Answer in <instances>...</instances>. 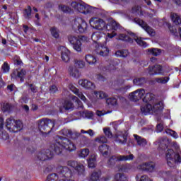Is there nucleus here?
Wrapping results in <instances>:
<instances>
[{"instance_id": "864d4df0", "label": "nucleus", "mask_w": 181, "mask_h": 181, "mask_svg": "<svg viewBox=\"0 0 181 181\" xmlns=\"http://www.w3.org/2000/svg\"><path fill=\"white\" fill-rule=\"evenodd\" d=\"M95 141L98 144H107V138L105 136H98L95 139Z\"/></svg>"}, {"instance_id": "0e129e2a", "label": "nucleus", "mask_w": 181, "mask_h": 181, "mask_svg": "<svg viewBox=\"0 0 181 181\" xmlns=\"http://www.w3.org/2000/svg\"><path fill=\"white\" fill-rule=\"evenodd\" d=\"M161 145H165V148H168V146L169 145V139H168V138H163L161 141Z\"/></svg>"}, {"instance_id": "1a4fd4ad", "label": "nucleus", "mask_w": 181, "mask_h": 181, "mask_svg": "<svg viewBox=\"0 0 181 181\" xmlns=\"http://www.w3.org/2000/svg\"><path fill=\"white\" fill-rule=\"evenodd\" d=\"M125 83V79L122 78H118L116 81H115L113 87L115 90L119 94H124V93H127L132 86L131 85H125L122 86L123 84Z\"/></svg>"}, {"instance_id": "c9c22d12", "label": "nucleus", "mask_w": 181, "mask_h": 181, "mask_svg": "<svg viewBox=\"0 0 181 181\" xmlns=\"http://www.w3.org/2000/svg\"><path fill=\"white\" fill-rule=\"evenodd\" d=\"M132 13H134L135 15H139V16H141V15H144V12H142V8L139 6H134L132 8L131 10Z\"/></svg>"}, {"instance_id": "e433bc0d", "label": "nucleus", "mask_w": 181, "mask_h": 181, "mask_svg": "<svg viewBox=\"0 0 181 181\" xmlns=\"http://www.w3.org/2000/svg\"><path fill=\"white\" fill-rule=\"evenodd\" d=\"M115 181H128V178L124 173H118L114 177Z\"/></svg>"}, {"instance_id": "aec40b11", "label": "nucleus", "mask_w": 181, "mask_h": 181, "mask_svg": "<svg viewBox=\"0 0 181 181\" xmlns=\"http://www.w3.org/2000/svg\"><path fill=\"white\" fill-rule=\"evenodd\" d=\"M95 47V52L99 56H103V57H105V56H108V54H110V49L107 47L100 46L99 45Z\"/></svg>"}, {"instance_id": "e2e57ef3", "label": "nucleus", "mask_w": 181, "mask_h": 181, "mask_svg": "<svg viewBox=\"0 0 181 181\" xmlns=\"http://www.w3.org/2000/svg\"><path fill=\"white\" fill-rule=\"evenodd\" d=\"M83 114L86 118H93V116L94 115L93 112H90L88 110L83 112Z\"/></svg>"}, {"instance_id": "f257e3e1", "label": "nucleus", "mask_w": 181, "mask_h": 181, "mask_svg": "<svg viewBox=\"0 0 181 181\" xmlns=\"http://www.w3.org/2000/svg\"><path fill=\"white\" fill-rule=\"evenodd\" d=\"M51 148L57 155H60L63 152V149H66L69 152H73V151L77 149L73 141L63 136H59L58 141L55 144H52Z\"/></svg>"}, {"instance_id": "680f3d73", "label": "nucleus", "mask_w": 181, "mask_h": 181, "mask_svg": "<svg viewBox=\"0 0 181 181\" xmlns=\"http://www.w3.org/2000/svg\"><path fill=\"white\" fill-rule=\"evenodd\" d=\"M69 98H71L72 101H76V103H78L79 105H81V101H80L77 97L70 95Z\"/></svg>"}, {"instance_id": "c85d7f7f", "label": "nucleus", "mask_w": 181, "mask_h": 181, "mask_svg": "<svg viewBox=\"0 0 181 181\" xmlns=\"http://www.w3.org/2000/svg\"><path fill=\"white\" fill-rule=\"evenodd\" d=\"M62 132L65 136H67L68 138H74L73 135H74L76 138H78V136H80L81 135L80 133L77 132H74L73 133L71 130H69V129H63Z\"/></svg>"}, {"instance_id": "338daca9", "label": "nucleus", "mask_w": 181, "mask_h": 181, "mask_svg": "<svg viewBox=\"0 0 181 181\" xmlns=\"http://www.w3.org/2000/svg\"><path fill=\"white\" fill-rule=\"evenodd\" d=\"M127 165H119V172H127Z\"/></svg>"}, {"instance_id": "393cba45", "label": "nucleus", "mask_w": 181, "mask_h": 181, "mask_svg": "<svg viewBox=\"0 0 181 181\" xmlns=\"http://www.w3.org/2000/svg\"><path fill=\"white\" fill-rule=\"evenodd\" d=\"M101 37H103V33L100 31L95 32L92 34L91 39L95 43V47H97V46L100 45V43H98V40H100Z\"/></svg>"}, {"instance_id": "bb28decb", "label": "nucleus", "mask_w": 181, "mask_h": 181, "mask_svg": "<svg viewBox=\"0 0 181 181\" xmlns=\"http://www.w3.org/2000/svg\"><path fill=\"white\" fill-rule=\"evenodd\" d=\"M110 151L111 148L107 144H102L99 146V151L103 156H108V153Z\"/></svg>"}, {"instance_id": "6e6d98bb", "label": "nucleus", "mask_w": 181, "mask_h": 181, "mask_svg": "<svg viewBox=\"0 0 181 181\" xmlns=\"http://www.w3.org/2000/svg\"><path fill=\"white\" fill-rule=\"evenodd\" d=\"M59 180V176L57 174H50L47 177V181H57Z\"/></svg>"}, {"instance_id": "7ed1b4c3", "label": "nucleus", "mask_w": 181, "mask_h": 181, "mask_svg": "<svg viewBox=\"0 0 181 181\" xmlns=\"http://www.w3.org/2000/svg\"><path fill=\"white\" fill-rule=\"evenodd\" d=\"M54 120H51L49 119H42L39 120L38 122V129L42 132V134H50L52 132V129L54 127L55 124Z\"/></svg>"}, {"instance_id": "3c124183", "label": "nucleus", "mask_w": 181, "mask_h": 181, "mask_svg": "<svg viewBox=\"0 0 181 181\" xmlns=\"http://www.w3.org/2000/svg\"><path fill=\"white\" fill-rule=\"evenodd\" d=\"M165 132L168 134V135H170V136H173V138H175V139L179 138L177 133L170 129H166Z\"/></svg>"}, {"instance_id": "a211bd4d", "label": "nucleus", "mask_w": 181, "mask_h": 181, "mask_svg": "<svg viewBox=\"0 0 181 181\" xmlns=\"http://www.w3.org/2000/svg\"><path fill=\"white\" fill-rule=\"evenodd\" d=\"M59 50H61V57L62 61L65 63H69V62H70V50L64 46L59 47Z\"/></svg>"}, {"instance_id": "bf43d9fd", "label": "nucleus", "mask_w": 181, "mask_h": 181, "mask_svg": "<svg viewBox=\"0 0 181 181\" xmlns=\"http://www.w3.org/2000/svg\"><path fill=\"white\" fill-rule=\"evenodd\" d=\"M1 69L3 70V73H8L9 72V65L6 62L4 63Z\"/></svg>"}, {"instance_id": "ea45409f", "label": "nucleus", "mask_w": 181, "mask_h": 181, "mask_svg": "<svg viewBox=\"0 0 181 181\" xmlns=\"http://www.w3.org/2000/svg\"><path fill=\"white\" fill-rule=\"evenodd\" d=\"M109 26H111L112 30H118L121 28V25L114 20L110 21Z\"/></svg>"}, {"instance_id": "473e14b6", "label": "nucleus", "mask_w": 181, "mask_h": 181, "mask_svg": "<svg viewBox=\"0 0 181 181\" xmlns=\"http://www.w3.org/2000/svg\"><path fill=\"white\" fill-rule=\"evenodd\" d=\"M138 145H139V146H145V145H146V144H148V142L146 141V140L136 134L134 135Z\"/></svg>"}, {"instance_id": "052dcab7", "label": "nucleus", "mask_w": 181, "mask_h": 181, "mask_svg": "<svg viewBox=\"0 0 181 181\" xmlns=\"http://www.w3.org/2000/svg\"><path fill=\"white\" fill-rule=\"evenodd\" d=\"M147 71H148V74H150V76H155L156 74H155V66H149L147 69Z\"/></svg>"}, {"instance_id": "58836bf2", "label": "nucleus", "mask_w": 181, "mask_h": 181, "mask_svg": "<svg viewBox=\"0 0 181 181\" xmlns=\"http://www.w3.org/2000/svg\"><path fill=\"white\" fill-rule=\"evenodd\" d=\"M133 83L135 86H144L146 83V79L145 78H136L133 80Z\"/></svg>"}, {"instance_id": "2f4dec72", "label": "nucleus", "mask_w": 181, "mask_h": 181, "mask_svg": "<svg viewBox=\"0 0 181 181\" xmlns=\"http://www.w3.org/2000/svg\"><path fill=\"white\" fill-rule=\"evenodd\" d=\"M146 52L151 56H159L162 53V51L158 48H150L146 49Z\"/></svg>"}, {"instance_id": "f3484780", "label": "nucleus", "mask_w": 181, "mask_h": 181, "mask_svg": "<svg viewBox=\"0 0 181 181\" xmlns=\"http://www.w3.org/2000/svg\"><path fill=\"white\" fill-rule=\"evenodd\" d=\"M83 11H82V13L84 15H97L98 12H100V9L93 7L91 6H89L88 4H85V6H83Z\"/></svg>"}, {"instance_id": "6e6552de", "label": "nucleus", "mask_w": 181, "mask_h": 181, "mask_svg": "<svg viewBox=\"0 0 181 181\" xmlns=\"http://www.w3.org/2000/svg\"><path fill=\"white\" fill-rule=\"evenodd\" d=\"M68 40L71 45H72L73 48L76 52H78V53H81V40H87V37L86 36H81V37H78L77 36L74 35H69L68 37Z\"/></svg>"}, {"instance_id": "7c9ffc66", "label": "nucleus", "mask_w": 181, "mask_h": 181, "mask_svg": "<svg viewBox=\"0 0 181 181\" xmlns=\"http://www.w3.org/2000/svg\"><path fill=\"white\" fill-rule=\"evenodd\" d=\"M85 60L87 63H88L90 66L96 64L97 58L91 54H87L85 56Z\"/></svg>"}, {"instance_id": "c03bdc74", "label": "nucleus", "mask_w": 181, "mask_h": 181, "mask_svg": "<svg viewBox=\"0 0 181 181\" xmlns=\"http://www.w3.org/2000/svg\"><path fill=\"white\" fill-rule=\"evenodd\" d=\"M154 71L156 74H160V76H163L164 71L163 68H162V66L160 65H154Z\"/></svg>"}, {"instance_id": "72a5a7b5", "label": "nucleus", "mask_w": 181, "mask_h": 181, "mask_svg": "<svg viewBox=\"0 0 181 181\" xmlns=\"http://www.w3.org/2000/svg\"><path fill=\"white\" fill-rule=\"evenodd\" d=\"M93 94H95L98 100H103V98H107V97H108L107 93H105L104 91H102V90H99V91L95 90L93 92Z\"/></svg>"}, {"instance_id": "5701e85b", "label": "nucleus", "mask_w": 181, "mask_h": 181, "mask_svg": "<svg viewBox=\"0 0 181 181\" xmlns=\"http://www.w3.org/2000/svg\"><path fill=\"white\" fill-rule=\"evenodd\" d=\"M128 136V134L127 133H123L122 132H118L116 135V141L117 142H119V144H125L127 139V137Z\"/></svg>"}, {"instance_id": "f8f14e48", "label": "nucleus", "mask_w": 181, "mask_h": 181, "mask_svg": "<svg viewBox=\"0 0 181 181\" xmlns=\"http://www.w3.org/2000/svg\"><path fill=\"white\" fill-rule=\"evenodd\" d=\"M145 97V89L140 88L132 92L129 94V99L130 101H133L134 103H136L139 101V100H142Z\"/></svg>"}, {"instance_id": "39448f33", "label": "nucleus", "mask_w": 181, "mask_h": 181, "mask_svg": "<svg viewBox=\"0 0 181 181\" xmlns=\"http://www.w3.org/2000/svg\"><path fill=\"white\" fill-rule=\"evenodd\" d=\"M163 110V103L162 102H158L153 105L147 104L141 107V112L146 115V114H158Z\"/></svg>"}, {"instance_id": "79ce46f5", "label": "nucleus", "mask_w": 181, "mask_h": 181, "mask_svg": "<svg viewBox=\"0 0 181 181\" xmlns=\"http://www.w3.org/2000/svg\"><path fill=\"white\" fill-rule=\"evenodd\" d=\"M129 54V52L127 49L118 50L115 52V55L117 57H127Z\"/></svg>"}, {"instance_id": "423d86ee", "label": "nucleus", "mask_w": 181, "mask_h": 181, "mask_svg": "<svg viewBox=\"0 0 181 181\" xmlns=\"http://www.w3.org/2000/svg\"><path fill=\"white\" fill-rule=\"evenodd\" d=\"M6 127L9 132H19L23 128V123L21 120H15L13 117H10L6 121Z\"/></svg>"}, {"instance_id": "774afa93", "label": "nucleus", "mask_w": 181, "mask_h": 181, "mask_svg": "<svg viewBox=\"0 0 181 181\" xmlns=\"http://www.w3.org/2000/svg\"><path fill=\"white\" fill-rule=\"evenodd\" d=\"M49 91L52 94H54L57 91V87L56 86H52L49 88Z\"/></svg>"}, {"instance_id": "ddd939ff", "label": "nucleus", "mask_w": 181, "mask_h": 181, "mask_svg": "<svg viewBox=\"0 0 181 181\" xmlns=\"http://www.w3.org/2000/svg\"><path fill=\"white\" fill-rule=\"evenodd\" d=\"M53 156H54V153L49 149L42 150L38 152L36 155L37 159H38V160H42V162L52 159Z\"/></svg>"}, {"instance_id": "c756f323", "label": "nucleus", "mask_w": 181, "mask_h": 181, "mask_svg": "<svg viewBox=\"0 0 181 181\" xmlns=\"http://www.w3.org/2000/svg\"><path fill=\"white\" fill-rule=\"evenodd\" d=\"M95 163H97V156L92 154L88 160V168H95Z\"/></svg>"}, {"instance_id": "4c0bfd02", "label": "nucleus", "mask_w": 181, "mask_h": 181, "mask_svg": "<svg viewBox=\"0 0 181 181\" xmlns=\"http://www.w3.org/2000/svg\"><path fill=\"white\" fill-rule=\"evenodd\" d=\"M23 16L25 19H30V18H32V7H30V6H28V7L24 9Z\"/></svg>"}, {"instance_id": "37998d69", "label": "nucleus", "mask_w": 181, "mask_h": 181, "mask_svg": "<svg viewBox=\"0 0 181 181\" xmlns=\"http://www.w3.org/2000/svg\"><path fill=\"white\" fill-rule=\"evenodd\" d=\"M59 10L62 11L64 13H70L71 12V8L64 4H61L59 6Z\"/></svg>"}, {"instance_id": "9d476101", "label": "nucleus", "mask_w": 181, "mask_h": 181, "mask_svg": "<svg viewBox=\"0 0 181 181\" xmlns=\"http://www.w3.org/2000/svg\"><path fill=\"white\" fill-rule=\"evenodd\" d=\"M72 28L75 30H78L80 33H86V32H87L88 25L84 19L76 18L72 23Z\"/></svg>"}, {"instance_id": "20e7f679", "label": "nucleus", "mask_w": 181, "mask_h": 181, "mask_svg": "<svg viewBox=\"0 0 181 181\" xmlns=\"http://www.w3.org/2000/svg\"><path fill=\"white\" fill-rule=\"evenodd\" d=\"M129 35L131 37L126 34H119L118 37L119 40H123V42H128L129 43H134V40H135V42H136L139 46L146 47V42L142 40V38L138 37V36H136V35H135L134 33H131Z\"/></svg>"}, {"instance_id": "4468645a", "label": "nucleus", "mask_w": 181, "mask_h": 181, "mask_svg": "<svg viewBox=\"0 0 181 181\" xmlns=\"http://www.w3.org/2000/svg\"><path fill=\"white\" fill-rule=\"evenodd\" d=\"M134 22H135V23H137V25H139V26L144 29L145 31L148 35H150V36H155V30L151 28V26L148 25V24L145 21L141 20L140 18H134Z\"/></svg>"}, {"instance_id": "09e8293b", "label": "nucleus", "mask_w": 181, "mask_h": 181, "mask_svg": "<svg viewBox=\"0 0 181 181\" xmlns=\"http://www.w3.org/2000/svg\"><path fill=\"white\" fill-rule=\"evenodd\" d=\"M155 98L153 94L152 93H146L145 96L143 97V101L144 103H148L149 101H152Z\"/></svg>"}, {"instance_id": "f03ea898", "label": "nucleus", "mask_w": 181, "mask_h": 181, "mask_svg": "<svg viewBox=\"0 0 181 181\" xmlns=\"http://www.w3.org/2000/svg\"><path fill=\"white\" fill-rule=\"evenodd\" d=\"M165 159L168 166L172 168L175 163L181 162V151L177 143H173L171 148H168L165 152Z\"/></svg>"}, {"instance_id": "603ef678", "label": "nucleus", "mask_w": 181, "mask_h": 181, "mask_svg": "<svg viewBox=\"0 0 181 181\" xmlns=\"http://www.w3.org/2000/svg\"><path fill=\"white\" fill-rule=\"evenodd\" d=\"M156 81L160 83V84H166L169 81V77L156 78Z\"/></svg>"}, {"instance_id": "49530a36", "label": "nucleus", "mask_w": 181, "mask_h": 181, "mask_svg": "<svg viewBox=\"0 0 181 181\" xmlns=\"http://www.w3.org/2000/svg\"><path fill=\"white\" fill-rule=\"evenodd\" d=\"M106 103L108 104V105H112L113 107L118 105V100L115 98H108L106 100Z\"/></svg>"}, {"instance_id": "8fccbe9b", "label": "nucleus", "mask_w": 181, "mask_h": 181, "mask_svg": "<svg viewBox=\"0 0 181 181\" xmlns=\"http://www.w3.org/2000/svg\"><path fill=\"white\" fill-rule=\"evenodd\" d=\"M50 32H51L52 36H53V37H55V39H57V37H59V30L56 27H52L50 28Z\"/></svg>"}, {"instance_id": "a878e982", "label": "nucleus", "mask_w": 181, "mask_h": 181, "mask_svg": "<svg viewBox=\"0 0 181 181\" xmlns=\"http://www.w3.org/2000/svg\"><path fill=\"white\" fill-rule=\"evenodd\" d=\"M73 108V103L70 100H65L62 105L59 106V111L60 112H63V110L66 111H69V110H71Z\"/></svg>"}, {"instance_id": "f704fd0d", "label": "nucleus", "mask_w": 181, "mask_h": 181, "mask_svg": "<svg viewBox=\"0 0 181 181\" xmlns=\"http://www.w3.org/2000/svg\"><path fill=\"white\" fill-rule=\"evenodd\" d=\"M170 18L175 25H180L181 18L177 13H171Z\"/></svg>"}, {"instance_id": "9b49d317", "label": "nucleus", "mask_w": 181, "mask_h": 181, "mask_svg": "<svg viewBox=\"0 0 181 181\" xmlns=\"http://www.w3.org/2000/svg\"><path fill=\"white\" fill-rule=\"evenodd\" d=\"M89 23L91 28H93V29H97L98 30H104V28L107 27L105 21L99 18H90Z\"/></svg>"}, {"instance_id": "0eeeda50", "label": "nucleus", "mask_w": 181, "mask_h": 181, "mask_svg": "<svg viewBox=\"0 0 181 181\" xmlns=\"http://www.w3.org/2000/svg\"><path fill=\"white\" fill-rule=\"evenodd\" d=\"M134 156L132 154L128 156H112L107 160L108 168H113L115 166L117 162H125L127 160H133Z\"/></svg>"}, {"instance_id": "cd10ccee", "label": "nucleus", "mask_w": 181, "mask_h": 181, "mask_svg": "<svg viewBox=\"0 0 181 181\" xmlns=\"http://www.w3.org/2000/svg\"><path fill=\"white\" fill-rule=\"evenodd\" d=\"M71 5L74 8V9H75L78 12H80L81 13H83L86 3L81 4V3H77L76 1H73Z\"/></svg>"}, {"instance_id": "412c9836", "label": "nucleus", "mask_w": 181, "mask_h": 181, "mask_svg": "<svg viewBox=\"0 0 181 181\" xmlns=\"http://www.w3.org/2000/svg\"><path fill=\"white\" fill-rule=\"evenodd\" d=\"M69 88L74 93V94H76V95H78L82 101H84V103H87V98L86 96L83 94V93L78 91V89L76 88L73 84H69Z\"/></svg>"}, {"instance_id": "6ab92c4d", "label": "nucleus", "mask_w": 181, "mask_h": 181, "mask_svg": "<svg viewBox=\"0 0 181 181\" xmlns=\"http://www.w3.org/2000/svg\"><path fill=\"white\" fill-rule=\"evenodd\" d=\"M26 76V71L25 69H16L11 74L12 78H20V81L23 82L25 76Z\"/></svg>"}, {"instance_id": "13d9d810", "label": "nucleus", "mask_w": 181, "mask_h": 181, "mask_svg": "<svg viewBox=\"0 0 181 181\" xmlns=\"http://www.w3.org/2000/svg\"><path fill=\"white\" fill-rule=\"evenodd\" d=\"M148 179H149V178L146 175L140 176V175H137L136 176V181H146V180H148Z\"/></svg>"}, {"instance_id": "b1692460", "label": "nucleus", "mask_w": 181, "mask_h": 181, "mask_svg": "<svg viewBox=\"0 0 181 181\" xmlns=\"http://www.w3.org/2000/svg\"><path fill=\"white\" fill-rule=\"evenodd\" d=\"M68 72L71 77H74V78H78L80 77V71L74 65L69 66Z\"/></svg>"}, {"instance_id": "5fc2aeb1", "label": "nucleus", "mask_w": 181, "mask_h": 181, "mask_svg": "<svg viewBox=\"0 0 181 181\" xmlns=\"http://www.w3.org/2000/svg\"><path fill=\"white\" fill-rule=\"evenodd\" d=\"M103 132L107 138H112V132H111L110 127L103 128Z\"/></svg>"}, {"instance_id": "de8ad7c7", "label": "nucleus", "mask_w": 181, "mask_h": 181, "mask_svg": "<svg viewBox=\"0 0 181 181\" xmlns=\"http://www.w3.org/2000/svg\"><path fill=\"white\" fill-rule=\"evenodd\" d=\"M100 172H93L90 177L91 181H101L102 180L100 179Z\"/></svg>"}, {"instance_id": "dca6fc26", "label": "nucleus", "mask_w": 181, "mask_h": 181, "mask_svg": "<svg viewBox=\"0 0 181 181\" xmlns=\"http://www.w3.org/2000/svg\"><path fill=\"white\" fill-rule=\"evenodd\" d=\"M78 84L86 90H95V83L88 79L79 80Z\"/></svg>"}, {"instance_id": "4d7b16f0", "label": "nucleus", "mask_w": 181, "mask_h": 181, "mask_svg": "<svg viewBox=\"0 0 181 181\" xmlns=\"http://www.w3.org/2000/svg\"><path fill=\"white\" fill-rule=\"evenodd\" d=\"M11 108H12L11 104L5 103L3 105L2 111L3 112H9V111H11Z\"/></svg>"}, {"instance_id": "2eb2a0df", "label": "nucleus", "mask_w": 181, "mask_h": 181, "mask_svg": "<svg viewBox=\"0 0 181 181\" xmlns=\"http://www.w3.org/2000/svg\"><path fill=\"white\" fill-rule=\"evenodd\" d=\"M67 166H69V168H72L74 169L78 175H83L84 173V165H83L81 163H77V161L74 160H69L66 163Z\"/></svg>"}, {"instance_id": "a18cd8bd", "label": "nucleus", "mask_w": 181, "mask_h": 181, "mask_svg": "<svg viewBox=\"0 0 181 181\" xmlns=\"http://www.w3.org/2000/svg\"><path fill=\"white\" fill-rule=\"evenodd\" d=\"M90 155V150L88 148H83L79 151L78 156L80 158H87Z\"/></svg>"}, {"instance_id": "69168bd1", "label": "nucleus", "mask_w": 181, "mask_h": 181, "mask_svg": "<svg viewBox=\"0 0 181 181\" xmlns=\"http://www.w3.org/2000/svg\"><path fill=\"white\" fill-rule=\"evenodd\" d=\"M81 139L83 141L81 143L82 145H86V144L88 143V138H87L86 136H81Z\"/></svg>"}, {"instance_id": "a19ab883", "label": "nucleus", "mask_w": 181, "mask_h": 181, "mask_svg": "<svg viewBox=\"0 0 181 181\" xmlns=\"http://www.w3.org/2000/svg\"><path fill=\"white\" fill-rule=\"evenodd\" d=\"M74 66L77 67V69H83L84 66H86V63L84 61L75 59L74 62Z\"/></svg>"}, {"instance_id": "4be33fe9", "label": "nucleus", "mask_w": 181, "mask_h": 181, "mask_svg": "<svg viewBox=\"0 0 181 181\" xmlns=\"http://www.w3.org/2000/svg\"><path fill=\"white\" fill-rule=\"evenodd\" d=\"M141 170H147L148 172H153L155 170V163L153 162L144 163L139 165Z\"/></svg>"}]
</instances>
